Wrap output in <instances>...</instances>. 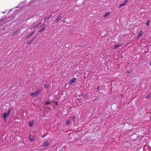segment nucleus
<instances>
[{"mask_svg":"<svg viewBox=\"0 0 151 151\" xmlns=\"http://www.w3.org/2000/svg\"><path fill=\"white\" fill-rule=\"evenodd\" d=\"M51 104V103L50 101L47 102L46 103L45 105V106L48 104L50 105Z\"/></svg>","mask_w":151,"mask_h":151,"instance_id":"11","label":"nucleus"},{"mask_svg":"<svg viewBox=\"0 0 151 151\" xmlns=\"http://www.w3.org/2000/svg\"><path fill=\"white\" fill-rule=\"evenodd\" d=\"M29 138L31 141H33L34 140V139L32 138V135H29Z\"/></svg>","mask_w":151,"mask_h":151,"instance_id":"9","label":"nucleus"},{"mask_svg":"<svg viewBox=\"0 0 151 151\" xmlns=\"http://www.w3.org/2000/svg\"><path fill=\"white\" fill-rule=\"evenodd\" d=\"M31 36V35L30 34L29 35L27 36L26 37V39L29 38Z\"/></svg>","mask_w":151,"mask_h":151,"instance_id":"20","label":"nucleus"},{"mask_svg":"<svg viewBox=\"0 0 151 151\" xmlns=\"http://www.w3.org/2000/svg\"><path fill=\"white\" fill-rule=\"evenodd\" d=\"M34 122L33 121H30L29 122V125L30 127L32 126L33 124H34Z\"/></svg>","mask_w":151,"mask_h":151,"instance_id":"6","label":"nucleus"},{"mask_svg":"<svg viewBox=\"0 0 151 151\" xmlns=\"http://www.w3.org/2000/svg\"><path fill=\"white\" fill-rule=\"evenodd\" d=\"M150 97H151V93H149L146 96V98L147 99H149Z\"/></svg>","mask_w":151,"mask_h":151,"instance_id":"10","label":"nucleus"},{"mask_svg":"<svg viewBox=\"0 0 151 151\" xmlns=\"http://www.w3.org/2000/svg\"><path fill=\"white\" fill-rule=\"evenodd\" d=\"M109 12H108L107 13H106L104 14V17H106L109 14Z\"/></svg>","mask_w":151,"mask_h":151,"instance_id":"15","label":"nucleus"},{"mask_svg":"<svg viewBox=\"0 0 151 151\" xmlns=\"http://www.w3.org/2000/svg\"><path fill=\"white\" fill-rule=\"evenodd\" d=\"M41 91V89H38L37 91H35L33 93H30V95L32 97H34L35 96H36L37 95H38L39 93H40Z\"/></svg>","mask_w":151,"mask_h":151,"instance_id":"1","label":"nucleus"},{"mask_svg":"<svg viewBox=\"0 0 151 151\" xmlns=\"http://www.w3.org/2000/svg\"><path fill=\"white\" fill-rule=\"evenodd\" d=\"M29 42H27V43L28 44V43H29Z\"/></svg>","mask_w":151,"mask_h":151,"instance_id":"30","label":"nucleus"},{"mask_svg":"<svg viewBox=\"0 0 151 151\" xmlns=\"http://www.w3.org/2000/svg\"><path fill=\"white\" fill-rule=\"evenodd\" d=\"M150 20H149L148 21H147V23H146V25L148 26L150 25Z\"/></svg>","mask_w":151,"mask_h":151,"instance_id":"16","label":"nucleus"},{"mask_svg":"<svg viewBox=\"0 0 151 151\" xmlns=\"http://www.w3.org/2000/svg\"><path fill=\"white\" fill-rule=\"evenodd\" d=\"M39 24H38L36 25H35V26H34L33 27L34 29H35L36 27H37V26H39Z\"/></svg>","mask_w":151,"mask_h":151,"instance_id":"18","label":"nucleus"},{"mask_svg":"<svg viewBox=\"0 0 151 151\" xmlns=\"http://www.w3.org/2000/svg\"><path fill=\"white\" fill-rule=\"evenodd\" d=\"M70 120H68L66 122V124L67 125H69L70 124Z\"/></svg>","mask_w":151,"mask_h":151,"instance_id":"13","label":"nucleus"},{"mask_svg":"<svg viewBox=\"0 0 151 151\" xmlns=\"http://www.w3.org/2000/svg\"><path fill=\"white\" fill-rule=\"evenodd\" d=\"M35 39V38H34L33 39H32L29 42V43H28V44H29L30 43H31Z\"/></svg>","mask_w":151,"mask_h":151,"instance_id":"17","label":"nucleus"},{"mask_svg":"<svg viewBox=\"0 0 151 151\" xmlns=\"http://www.w3.org/2000/svg\"><path fill=\"white\" fill-rule=\"evenodd\" d=\"M47 108H48V109L50 110V111H51V109L50 108V107H49V106H47Z\"/></svg>","mask_w":151,"mask_h":151,"instance_id":"23","label":"nucleus"},{"mask_svg":"<svg viewBox=\"0 0 151 151\" xmlns=\"http://www.w3.org/2000/svg\"><path fill=\"white\" fill-rule=\"evenodd\" d=\"M73 120L74 121L75 120V116H73Z\"/></svg>","mask_w":151,"mask_h":151,"instance_id":"24","label":"nucleus"},{"mask_svg":"<svg viewBox=\"0 0 151 151\" xmlns=\"http://www.w3.org/2000/svg\"><path fill=\"white\" fill-rule=\"evenodd\" d=\"M126 73H129V71H127L126 72Z\"/></svg>","mask_w":151,"mask_h":151,"instance_id":"29","label":"nucleus"},{"mask_svg":"<svg viewBox=\"0 0 151 151\" xmlns=\"http://www.w3.org/2000/svg\"><path fill=\"white\" fill-rule=\"evenodd\" d=\"M62 14H61L58 17V18L56 19V21L57 22H59L60 20L61 19V15Z\"/></svg>","mask_w":151,"mask_h":151,"instance_id":"7","label":"nucleus"},{"mask_svg":"<svg viewBox=\"0 0 151 151\" xmlns=\"http://www.w3.org/2000/svg\"><path fill=\"white\" fill-rule=\"evenodd\" d=\"M125 5V4H124V3H123L120 5L119 7H121V6H123Z\"/></svg>","mask_w":151,"mask_h":151,"instance_id":"22","label":"nucleus"},{"mask_svg":"<svg viewBox=\"0 0 151 151\" xmlns=\"http://www.w3.org/2000/svg\"><path fill=\"white\" fill-rule=\"evenodd\" d=\"M49 18V17H48V18H45V19H48V18Z\"/></svg>","mask_w":151,"mask_h":151,"instance_id":"28","label":"nucleus"},{"mask_svg":"<svg viewBox=\"0 0 151 151\" xmlns=\"http://www.w3.org/2000/svg\"><path fill=\"white\" fill-rule=\"evenodd\" d=\"M76 80V78H73L69 81V83L71 85L73 84V83Z\"/></svg>","mask_w":151,"mask_h":151,"instance_id":"4","label":"nucleus"},{"mask_svg":"<svg viewBox=\"0 0 151 151\" xmlns=\"http://www.w3.org/2000/svg\"><path fill=\"white\" fill-rule=\"evenodd\" d=\"M128 1V0H125L124 1V3L125 4V5L127 4V2Z\"/></svg>","mask_w":151,"mask_h":151,"instance_id":"21","label":"nucleus"},{"mask_svg":"<svg viewBox=\"0 0 151 151\" xmlns=\"http://www.w3.org/2000/svg\"><path fill=\"white\" fill-rule=\"evenodd\" d=\"M45 27H43L42 29H41L40 31L39 32H41L42 31H43L44 30H45Z\"/></svg>","mask_w":151,"mask_h":151,"instance_id":"14","label":"nucleus"},{"mask_svg":"<svg viewBox=\"0 0 151 151\" xmlns=\"http://www.w3.org/2000/svg\"><path fill=\"white\" fill-rule=\"evenodd\" d=\"M44 85L45 88H46V89L48 88V86H49L48 85H47L46 84H44Z\"/></svg>","mask_w":151,"mask_h":151,"instance_id":"12","label":"nucleus"},{"mask_svg":"<svg viewBox=\"0 0 151 151\" xmlns=\"http://www.w3.org/2000/svg\"><path fill=\"white\" fill-rule=\"evenodd\" d=\"M143 31H140L139 32V35L137 36L138 38L139 37H140V36L142 35H143Z\"/></svg>","mask_w":151,"mask_h":151,"instance_id":"8","label":"nucleus"},{"mask_svg":"<svg viewBox=\"0 0 151 151\" xmlns=\"http://www.w3.org/2000/svg\"><path fill=\"white\" fill-rule=\"evenodd\" d=\"M96 99H97V98H96V99H93V101H96Z\"/></svg>","mask_w":151,"mask_h":151,"instance_id":"25","label":"nucleus"},{"mask_svg":"<svg viewBox=\"0 0 151 151\" xmlns=\"http://www.w3.org/2000/svg\"><path fill=\"white\" fill-rule=\"evenodd\" d=\"M55 103H56V105H57V104H58V102H57V101H55Z\"/></svg>","mask_w":151,"mask_h":151,"instance_id":"27","label":"nucleus"},{"mask_svg":"<svg viewBox=\"0 0 151 151\" xmlns=\"http://www.w3.org/2000/svg\"><path fill=\"white\" fill-rule=\"evenodd\" d=\"M11 109H9L7 110V113L4 112L3 114V116L4 118V120L5 121L6 120L7 116L9 115V114L11 112Z\"/></svg>","mask_w":151,"mask_h":151,"instance_id":"2","label":"nucleus"},{"mask_svg":"<svg viewBox=\"0 0 151 151\" xmlns=\"http://www.w3.org/2000/svg\"><path fill=\"white\" fill-rule=\"evenodd\" d=\"M50 145V143L48 142L45 141L42 144L43 147H45L49 146Z\"/></svg>","mask_w":151,"mask_h":151,"instance_id":"3","label":"nucleus"},{"mask_svg":"<svg viewBox=\"0 0 151 151\" xmlns=\"http://www.w3.org/2000/svg\"><path fill=\"white\" fill-rule=\"evenodd\" d=\"M97 89L98 90H99V86H98V87H97Z\"/></svg>","mask_w":151,"mask_h":151,"instance_id":"26","label":"nucleus"},{"mask_svg":"<svg viewBox=\"0 0 151 151\" xmlns=\"http://www.w3.org/2000/svg\"><path fill=\"white\" fill-rule=\"evenodd\" d=\"M121 46V45L116 44L114 45L113 49H115Z\"/></svg>","mask_w":151,"mask_h":151,"instance_id":"5","label":"nucleus"},{"mask_svg":"<svg viewBox=\"0 0 151 151\" xmlns=\"http://www.w3.org/2000/svg\"><path fill=\"white\" fill-rule=\"evenodd\" d=\"M35 30H34V31L32 32H31V34H30V35H33V34H34V33H35Z\"/></svg>","mask_w":151,"mask_h":151,"instance_id":"19","label":"nucleus"}]
</instances>
